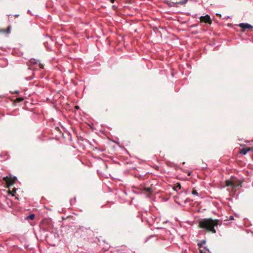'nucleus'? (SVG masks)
<instances>
[{
    "label": "nucleus",
    "mask_w": 253,
    "mask_h": 253,
    "mask_svg": "<svg viewBox=\"0 0 253 253\" xmlns=\"http://www.w3.org/2000/svg\"><path fill=\"white\" fill-rule=\"evenodd\" d=\"M219 220L217 219H204L199 222L201 228H203L212 233H216V229L219 224Z\"/></svg>",
    "instance_id": "obj_1"
},
{
    "label": "nucleus",
    "mask_w": 253,
    "mask_h": 253,
    "mask_svg": "<svg viewBox=\"0 0 253 253\" xmlns=\"http://www.w3.org/2000/svg\"><path fill=\"white\" fill-rule=\"evenodd\" d=\"M29 62L31 64V66L28 68L23 72V76L24 77V79L27 81L31 80L33 79L34 78V65H38L40 67V68L42 69H43L44 68V65L41 64L39 60H36L35 59H31L29 61Z\"/></svg>",
    "instance_id": "obj_2"
},
{
    "label": "nucleus",
    "mask_w": 253,
    "mask_h": 253,
    "mask_svg": "<svg viewBox=\"0 0 253 253\" xmlns=\"http://www.w3.org/2000/svg\"><path fill=\"white\" fill-rule=\"evenodd\" d=\"M46 240L51 246H55L56 243L59 241V235L56 233H50L46 236Z\"/></svg>",
    "instance_id": "obj_3"
},
{
    "label": "nucleus",
    "mask_w": 253,
    "mask_h": 253,
    "mask_svg": "<svg viewBox=\"0 0 253 253\" xmlns=\"http://www.w3.org/2000/svg\"><path fill=\"white\" fill-rule=\"evenodd\" d=\"M237 26L242 29V32H244L245 30L246 29L252 30L253 29V26L247 23H241L239 24Z\"/></svg>",
    "instance_id": "obj_4"
},
{
    "label": "nucleus",
    "mask_w": 253,
    "mask_h": 253,
    "mask_svg": "<svg viewBox=\"0 0 253 253\" xmlns=\"http://www.w3.org/2000/svg\"><path fill=\"white\" fill-rule=\"evenodd\" d=\"M200 20L201 22H204L207 23H209L210 24H211V20L210 16L209 15H206V16H202L200 17Z\"/></svg>",
    "instance_id": "obj_5"
},
{
    "label": "nucleus",
    "mask_w": 253,
    "mask_h": 253,
    "mask_svg": "<svg viewBox=\"0 0 253 253\" xmlns=\"http://www.w3.org/2000/svg\"><path fill=\"white\" fill-rule=\"evenodd\" d=\"M226 185L227 186H231L233 189L235 188L238 186L237 184L230 180H227L226 181Z\"/></svg>",
    "instance_id": "obj_6"
},
{
    "label": "nucleus",
    "mask_w": 253,
    "mask_h": 253,
    "mask_svg": "<svg viewBox=\"0 0 253 253\" xmlns=\"http://www.w3.org/2000/svg\"><path fill=\"white\" fill-rule=\"evenodd\" d=\"M4 179L9 184H12L14 182V181L17 179V177L14 176L13 179H8V177L7 176L6 177H4Z\"/></svg>",
    "instance_id": "obj_7"
},
{
    "label": "nucleus",
    "mask_w": 253,
    "mask_h": 253,
    "mask_svg": "<svg viewBox=\"0 0 253 253\" xmlns=\"http://www.w3.org/2000/svg\"><path fill=\"white\" fill-rule=\"evenodd\" d=\"M248 152V150L247 148H242L240 151V153L243 155H246Z\"/></svg>",
    "instance_id": "obj_8"
},
{
    "label": "nucleus",
    "mask_w": 253,
    "mask_h": 253,
    "mask_svg": "<svg viewBox=\"0 0 253 253\" xmlns=\"http://www.w3.org/2000/svg\"><path fill=\"white\" fill-rule=\"evenodd\" d=\"M187 0H181L178 2H177L176 3V4L183 5V4H186L187 3Z\"/></svg>",
    "instance_id": "obj_9"
},
{
    "label": "nucleus",
    "mask_w": 253,
    "mask_h": 253,
    "mask_svg": "<svg viewBox=\"0 0 253 253\" xmlns=\"http://www.w3.org/2000/svg\"><path fill=\"white\" fill-rule=\"evenodd\" d=\"M35 215L34 214H30L28 217H27V219H31V220H33L35 218Z\"/></svg>",
    "instance_id": "obj_10"
},
{
    "label": "nucleus",
    "mask_w": 253,
    "mask_h": 253,
    "mask_svg": "<svg viewBox=\"0 0 253 253\" xmlns=\"http://www.w3.org/2000/svg\"><path fill=\"white\" fill-rule=\"evenodd\" d=\"M192 194H193L194 195H196V196H199V194L197 192V190L193 189L192 191Z\"/></svg>",
    "instance_id": "obj_11"
},
{
    "label": "nucleus",
    "mask_w": 253,
    "mask_h": 253,
    "mask_svg": "<svg viewBox=\"0 0 253 253\" xmlns=\"http://www.w3.org/2000/svg\"><path fill=\"white\" fill-rule=\"evenodd\" d=\"M144 190L146 192H148V193H151V189L149 187L144 188Z\"/></svg>",
    "instance_id": "obj_12"
},
{
    "label": "nucleus",
    "mask_w": 253,
    "mask_h": 253,
    "mask_svg": "<svg viewBox=\"0 0 253 253\" xmlns=\"http://www.w3.org/2000/svg\"><path fill=\"white\" fill-rule=\"evenodd\" d=\"M10 30H11V27H10V26H8V27H7V29L6 31V32L7 34H9V33H10Z\"/></svg>",
    "instance_id": "obj_13"
},
{
    "label": "nucleus",
    "mask_w": 253,
    "mask_h": 253,
    "mask_svg": "<svg viewBox=\"0 0 253 253\" xmlns=\"http://www.w3.org/2000/svg\"><path fill=\"white\" fill-rule=\"evenodd\" d=\"M205 243H206V241L203 240V241H202L201 242V243H199V244H198V245H199L200 247H201V246H202V244H205Z\"/></svg>",
    "instance_id": "obj_14"
},
{
    "label": "nucleus",
    "mask_w": 253,
    "mask_h": 253,
    "mask_svg": "<svg viewBox=\"0 0 253 253\" xmlns=\"http://www.w3.org/2000/svg\"><path fill=\"white\" fill-rule=\"evenodd\" d=\"M207 251L209 252V250H207ZM200 252H201V253H207V250H200Z\"/></svg>",
    "instance_id": "obj_15"
},
{
    "label": "nucleus",
    "mask_w": 253,
    "mask_h": 253,
    "mask_svg": "<svg viewBox=\"0 0 253 253\" xmlns=\"http://www.w3.org/2000/svg\"><path fill=\"white\" fill-rule=\"evenodd\" d=\"M248 152L251 151H253V147L248 148Z\"/></svg>",
    "instance_id": "obj_16"
},
{
    "label": "nucleus",
    "mask_w": 253,
    "mask_h": 253,
    "mask_svg": "<svg viewBox=\"0 0 253 253\" xmlns=\"http://www.w3.org/2000/svg\"><path fill=\"white\" fill-rule=\"evenodd\" d=\"M176 188H178V189H180L181 188V185L180 184H178L176 186Z\"/></svg>",
    "instance_id": "obj_17"
},
{
    "label": "nucleus",
    "mask_w": 253,
    "mask_h": 253,
    "mask_svg": "<svg viewBox=\"0 0 253 253\" xmlns=\"http://www.w3.org/2000/svg\"><path fill=\"white\" fill-rule=\"evenodd\" d=\"M84 228L83 227H80V228H79V230H81L82 231H83Z\"/></svg>",
    "instance_id": "obj_18"
},
{
    "label": "nucleus",
    "mask_w": 253,
    "mask_h": 253,
    "mask_svg": "<svg viewBox=\"0 0 253 253\" xmlns=\"http://www.w3.org/2000/svg\"><path fill=\"white\" fill-rule=\"evenodd\" d=\"M110 0L111 3H114L115 1V0Z\"/></svg>",
    "instance_id": "obj_19"
},
{
    "label": "nucleus",
    "mask_w": 253,
    "mask_h": 253,
    "mask_svg": "<svg viewBox=\"0 0 253 253\" xmlns=\"http://www.w3.org/2000/svg\"><path fill=\"white\" fill-rule=\"evenodd\" d=\"M15 17H18L19 16V15L18 14H16L14 15Z\"/></svg>",
    "instance_id": "obj_20"
},
{
    "label": "nucleus",
    "mask_w": 253,
    "mask_h": 253,
    "mask_svg": "<svg viewBox=\"0 0 253 253\" xmlns=\"http://www.w3.org/2000/svg\"><path fill=\"white\" fill-rule=\"evenodd\" d=\"M217 15L219 16L220 17L221 16V15L220 14H217Z\"/></svg>",
    "instance_id": "obj_21"
},
{
    "label": "nucleus",
    "mask_w": 253,
    "mask_h": 253,
    "mask_svg": "<svg viewBox=\"0 0 253 253\" xmlns=\"http://www.w3.org/2000/svg\"><path fill=\"white\" fill-rule=\"evenodd\" d=\"M85 229L86 230H87V229H90V228H89V227H88V228H85Z\"/></svg>",
    "instance_id": "obj_22"
},
{
    "label": "nucleus",
    "mask_w": 253,
    "mask_h": 253,
    "mask_svg": "<svg viewBox=\"0 0 253 253\" xmlns=\"http://www.w3.org/2000/svg\"><path fill=\"white\" fill-rule=\"evenodd\" d=\"M230 218H231V219H233V217L232 216H230Z\"/></svg>",
    "instance_id": "obj_23"
},
{
    "label": "nucleus",
    "mask_w": 253,
    "mask_h": 253,
    "mask_svg": "<svg viewBox=\"0 0 253 253\" xmlns=\"http://www.w3.org/2000/svg\"><path fill=\"white\" fill-rule=\"evenodd\" d=\"M113 7H116V6H115V5H113Z\"/></svg>",
    "instance_id": "obj_24"
},
{
    "label": "nucleus",
    "mask_w": 253,
    "mask_h": 253,
    "mask_svg": "<svg viewBox=\"0 0 253 253\" xmlns=\"http://www.w3.org/2000/svg\"><path fill=\"white\" fill-rule=\"evenodd\" d=\"M28 12L30 13V10H28Z\"/></svg>",
    "instance_id": "obj_25"
}]
</instances>
